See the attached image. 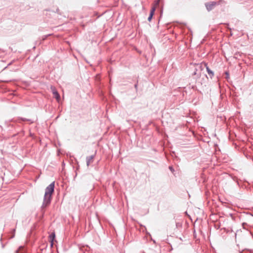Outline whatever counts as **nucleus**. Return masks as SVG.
<instances>
[{
    "label": "nucleus",
    "mask_w": 253,
    "mask_h": 253,
    "mask_svg": "<svg viewBox=\"0 0 253 253\" xmlns=\"http://www.w3.org/2000/svg\"><path fill=\"white\" fill-rule=\"evenodd\" d=\"M55 182L51 183L45 190L43 201L41 207L42 209L45 208L51 202V195L54 192Z\"/></svg>",
    "instance_id": "1"
},
{
    "label": "nucleus",
    "mask_w": 253,
    "mask_h": 253,
    "mask_svg": "<svg viewBox=\"0 0 253 253\" xmlns=\"http://www.w3.org/2000/svg\"><path fill=\"white\" fill-rule=\"evenodd\" d=\"M219 3L217 1H211L206 2L205 3V6L207 10L208 11H210L212 10L216 5H218Z\"/></svg>",
    "instance_id": "2"
},
{
    "label": "nucleus",
    "mask_w": 253,
    "mask_h": 253,
    "mask_svg": "<svg viewBox=\"0 0 253 253\" xmlns=\"http://www.w3.org/2000/svg\"><path fill=\"white\" fill-rule=\"evenodd\" d=\"M51 89L52 90L54 97L57 100V101H59L60 99V96L59 94L54 87L52 86L51 87Z\"/></svg>",
    "instance_id": "3"
},
{
    "label": "nucleus",
    "mask_w": 253,
    "mask_h": 253,
    "mask_svg": "<svg viewBox=\"0 0 253 253\" xmlns=\"http://www.w3.org/2000/svg\"><path fill=\"white\" fill-rule=\"evenodd\" d=\"M94 157L95 155H93L86 158V165L87 167H88L90 164L93 163Z\"/></svg>",
    "instance_id": "4"
},
{
    "label": "nucleus",
    "mask_w": 253,
    "mask_h": 253,
    "mask_svg": "<svg viewBox=\"0 0 253 253\" xmlns=\"http://www.w3.org/2000/svg\"><path fill=\"white\" fill-rule=\"evenodd\" d=\"M156 10V8H155V6H153L152 7L151 9V11H150V14H149V16L148 18V20L150 22L152 17H153V16L154 15V13H155V11Z\"/></svg>",
    "instance_id": "5"
},
{
    "label": "nucleus",
    "mask_w": 253,
    "mask_h": 253,
    "mask_svg": "<svg viewBox=\"0 0 253 253\" xmlns=\"http://www.w3.org/2000/svg\"><path fill=\"white\" fill-rule=\"evenodd\" d=\"M205 66L206 67L207 71L208 73L209 76L211 79L213 77V76H214V73H213V72L212 71H211L209 68V67L208 66V65H207V63H205Z\"/></svg>",
    "instance_id": "6"
},
{
    "label": "nucleus",
    "mask_w": 253,
    "mask_h": 253,
    "mask_svg": "<svg viewBox=\"0 0 253 253\" xmlns=\"http://www.w3.org/2000/svg\"><path fill=\"white\" fill-rule=\"evenodd\" d=\"M15 253H26V250L23 246H20Z\"/></svg>",
    "instance_id": "7"
},
{
    "label": "nucleus",
    "mask_w": 253,
    "mask_h": 253,
    "mask_svg": "<svg viewBox=\"0 0 253 253\" xmlns=\"http://www.w3.org/2000/svg\"><path fill=\"white\" fill-rule=\"evenodd\" d=\"M18 120H21L22 121H28V122H30V123H33V122L32 121V120L31 119H28L24 118H20L18 119Z\"/></svg>",
    "instance_id": "8"
},
{
    "label": "nucleus",
    "mask_w": 253,
    "mask_h": 253,
    "mask_svg": "<svg viewBox=\"0 0 253 253\" xmlns=\"http://www.w3.org/2000/svg\"><path fill=\"white\" fill-rule=\"evenodd\" d=\"M55 234L54 233H51L50 235H49V237H50V239H51V246H52L53 245V243H52V242H53V239H54L55 238Z\"/></svg>",
    "instance_id": "9"
},
{
    "label": "nucleus",
    "mask_w": 253,
    "mask_h": 253,
    "mask_svg": "<svg viewBox=\"0 0 253 253\" xmlns=\"http://www.w3.org/2000/svg\"><path fill=\"white\" fill-rule=\"evenodd\" d=\"M197 69H195V71L193 72V73L192 74L193 75H197Z\"/></svg>",
    "instance_id": "10"
},
{
    "label": "nucleus",
    "mask_w": 253,
    "mask_h": 253,
    "mask_svg": "<svg viewBox=\"0 0 253 253\" xmlns=\"http://www.w3.org/2000/svg\"><path fill=\"white\" fill-rule=\"evenodd\" d=\"M169 169L171 171H173V169L172 167H169Z\"/></svg>",
    "instance_id": "11"
},
{
    "label": "nucleus",
    "mask_w": 253,
    "mask_h": 253,
    "mask_svg": "<svg viewBox=\"0 0 253 253\" xmlns=\"http://www.w3.org/2000/svg\"><path fill=\"white\" fill-rule=\"evenodd\" d=\"M134 87H135V89H137V84H136L134 85Z\"/></svg>",
    "instance_id": "12"
},
{
    "label": "nucleus",
    "mask_w": 253,
    "mask_h": 253,
    "mask_svg": "<svg viewBox=\"0 0 253 253\" xmlns=\"http://www.w3.org/2000/svg\"><path fill=\"white\" fill-rule=\"evenodd\" d=\"M47 36H45V38L43 39V40H45Z\"/></svg>",
    "instance_id": "13"
},
{
    "label": "nucleus",
    "mask_w": 253,
    "mask_h": 253,
    "mask_svg": "<svg viewBox=\"0 0 253 253\" xmlns=\"http://www.w3.org/2000/svg\"><path fill=\"white\" fill-rule=\"evenodd\" d=\"M2 247L3 248H4V245H2Z\"/></svg>",
    "instance_id": "14"
}]
</instances>
